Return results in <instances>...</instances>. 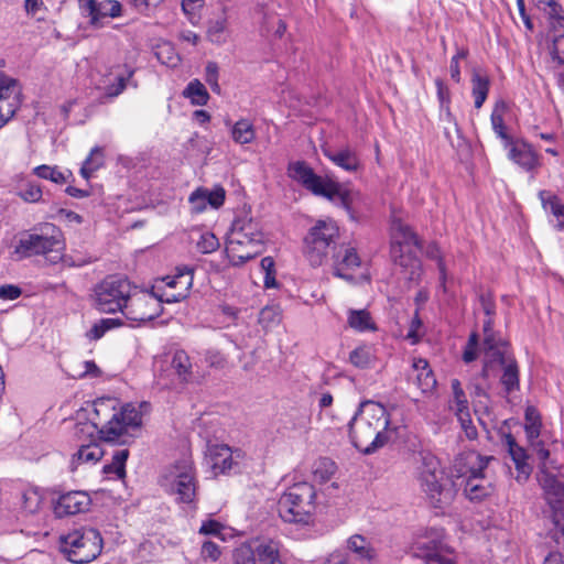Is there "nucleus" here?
Returning <instances> with one entry per match:
<instances>
[{
  "instance_id": "0eeeda50",
  "label": "nucleus",
  "mask_w": 564,
  "mask_h": 564,
  "mask_svg": "<svg viewBox=\"0 0 564 564\" xmlns=\"http://www.w3.org/2000/svg\"><path fill=\"white\" fill-rule=\"evenodd\" d=\"M340 231L332 218L318 219L303 238L302 254L313 268L321 267L339 239Z\"/></svg>"
},
{
  "instance_id": "2eb2a0df",
  "label": "nucleus",
  "mask_w": 564,
  "mask_h": 564,
  "mask_svg": "<svg viewBox=\"0 0 564 564\" xmlns=\"http://www.w3.org/2000/svg\"><path fill=\"white\" fill-rule=\"evenodd\" d=\"M540 485L543 497L552 510V522L564 534V522L561 519L564 513V482L560 481L556 476L545 473Z\"/></svg>"
},
{
  "instance_id": "e2e57ef3",
  "label": "nucleus",
  "mask_w": 564,
  "mask_h": 564,
  "mask_svg": "<svg viewBox=\"0 0 564 564\" xmlns=\"http://www.w3.org/2000/svg\"><path fill=\"white\" fill-rule=\"evenodd\" d=\"M219 68L216 62H208L205 68V80L216 94L220 93L218 84Z\"/></svg>"
},
{
  "instance_id": "338daca9",
  "label": "nucleus",
  "mask_w": 564,
  "mask_h": 564,
  "mask_svg": "<svg viewBox=\"0 0 564 564\" xmlns=\"http://www.w3.org/2000/svg\"><path fill=\"white\" fill-rule=\"evenodd\" d=\"M223 530H224V525L219 521L209 519V520L203 521V523L198 530V533L204 534V535L220 536L221 540H224Z\"/></svg>"
},
{
  "instance_id": "69168bd1",
  "label": "nucleus",
  "mask_w": 564,
  "mask_h": 564,
  "mask_svg": "<svg viewBox=\"0 0 564 564\" xmlns=\"http://www.w3.org/2000/svg\"><path fill=\"white\" fill-rule=\"evenodd\" d=\"M98 3L96 0H78L80 10L86 13L94 26H98Z\"/></svg>"
},
{
  "instance_id": "6ab92c4d",
  "label": "nucleus",
  "mask_w": 564,
  "mask_h": 564,
  "mask_svg": "<svg viewBox=\"0 0 564 564\" xmlns=\"http://www.w3.org/2000/svg\"><path fill=\"white\" fill-rule=\"evenodd\" d=\"M508 158L514 164L519 165L525 172H534L540 167V155L533 147L524 140H509L506 143Z\"/></svg>"
},
{
  "instance_id": "9b49d317",
  "label": "nucleus",
  "mask_w": 564,
  "mask_h": 564,
  "mask_svg": "<svg viewBox=\"0 0 564 564\" xmlns=\"http://www.w3.org/2000/svg\"><path fill=\"white\" fill-rule=\"evenodd\" d=\"M173 480L170 492L176 496L180 503H195L198 488L196 471L191 460L177 462L171 471Z\"/></svg>"
},
{
  "instance_id": "a18cd8bd",
  "label": "nucleus",
  "mask_w": 564,
  "mask_h": 564,
  "mask_svg": "<svg viewBox=\"0 0 564 564\" xmlns=\"http://www.w3.org/2000/svg\"><path fill=\"white\" fill-rule=\"evenodd\" d=\"M33 174L36 175L40 178L48 180L55 184L63 185L67 182V177L65 176L64 172H62L58 166H51L46 164H42L39 166H35L33 169Z\"/></svg>"
},
{
  "instance_id": "4d7b16f0",
  "label": "nucleus",
  "mask_w": 564,
  "mask_h": 564,
  "mask_svg": "<svg viewBox=\"0 0 564 564\" xmlns=\"http://www.w3.org/2000/svg\"><path fill=\"white\" fill-rule=\"evenodd\" d=\"M261 270L264 272L263 284L265 289L274 288L275 280V262L272 257H264L260 262Z\"/></svg>"
},
{
  "instance_id": "ddd939ff",
  "label": "nucleus",
  "mask_w": 564,
  "mask_h": 564,
  "mask_svg": "<svg viewBox=\"0 0 564 564\" xmlns=\"http://www.w3.org/2000/svg\"><path fill=\"white\" fill-rule=\"evenodd\" d=\"M246 457L245 451L227 444H214L207 451V459L215 477L240 471Z\"/></svg>"
},
{
  "instance_id": "79ce46f5",
  "label": "nucleus",
  "mask_w": 564,
  "mask_h": 564,
  "mask_svg": "<svg viewBox=\"0 0 564 564\" xmlns=\"http://www.w3.org/2000/svg\"><path fill=\"white\" fill-rule=\"evenodd\" d=\"M336 464L327 458V457H322L319 459H317L314 464V467H313V476H314V479L318 482H326L328 480H330V478L334 476V474L336 473Z\"/></svg>"
},
{
  "instance_id": "bf43d9fd",
  "label": "nucleus",
  "mask_w": 564,
  "mask_h": 564,
  "mask_svg": "<svg viewBox=\"0 0 564 564\" xmlns=\"http://www.w3.org/2000/svg\"><path fill=\"white\" fill-rule=\"evenodd\" d=\"M479 335L476 332L470 333L467 344L463 351V360L466 364L475 361L478 357Z\"/></svg>"
},
{
  "instance_id": "052dcab7",
  "label": "nucleus",
  "mask_w": 564,
  "mask_h": 564,
  "mask_svg": "<svg viewBox=\"0 0 564 564\" xmlns=\"http://www.w3.org/2000/svg\"><path fill=\"white\" fill-rule=\"evenodd\" d=\"M197 248L202 253H212L219 248V240L213 232H204L197 242Z\"/></svg>"
},
{
  "instance_id": "f704fd0d",
  "label": "nucleus",
  "mask_w": 564,
  "mask_h": 564,
  "mask_svg": "<svg viewBox=\"0 0 564 564\" xmlns=\"http://www.w3.org/2000/svg\"><path fill=\"white\" fill-rule=\"evenodd\" d=\"M347 323L350 328L359 333L377 330V325L367 310H349Z\"/></svg>"
},
{
  "instance_id": "c85d7f7f",
  "label": "nucleus",
  "mask_w": 564,
  "mask_h": 564,
  "mask_svg": "<svg viewBox=\"0 0 564 564\" xmlns=\"http://www.w3.org/2000/svg\"><path fill=\"white\" fill-rule=\"evenodd\" d=\"M553 31L551 54L560 64H564V15L555 21H551ZM557 84L564 89V68L557 74Z\"/></svg>"
},
{
  "instance_id": "a878e982",
  "label": "nucleus",
  "mask_w": 564,
  "mask_h": 564,
  "mask_svg": "<svg viewBox=\"0 0 564 564\" xmlns=\"http://www.w3.org/2000/svg\"><path fill=\"white\" fill-rule=\"evenodd\" d=\"M502 367L500 383L507 393H512L520 389V369L513 355L497 354L496 360Z\"/></svg>"
},
{
  "instance_id": "e433bc0d",
  "label": "nucleus",
  "mask_w": 564,
  "mask_h": 564,
  "mask_svg": "<svg viewBox=\"0 0 564 564\" xmlns=\"http://www.w3.org/2000/svg\"><path fill=\"white\" fill-rule=\"evenodd\" d=\"M182 96L189 99L193 106H205L209 100V93L199 79L191 80L182 91Z\"/></svg>"
},
{
  "instance_id": "9d476101",
  "label": "nucleus",
  "mask_w": 564,
  "mask_h": 564,
  "mask_svg": "<svg viewBox=\"0 0 564 564\" xmlns=\"http://www.w3.org/2000/svg\"><path fill=\"white\" fill-rule=\"evenodd\" d=\"M232 564H284L281 543L269 538L242 543L232 552Z\"/></svg>"
},
{
  "instance_id": "412c9836",
  "label": "nucleus",
  "mask_w": 564,
  "mask_h": 564,
  "mask_svg": "<svg viewBox=\"0 0 564 564\" xmlns=\"http://www.w3.org/2000/svg\"><path fill=\"white\" fill-rule=\"evenodd\" d=\"M361 265V259L354 247L341 246L333 254L334 275L340 279L351 281L354 273Z\"/></svg>"
},
{
  "instance_id": "7c9ffc66",
  "label": "nucleus",
  "mask_w": 564,
  "mask_h": 564,
  "mask_svg": "<svg viewBox=\"0 0 564 564\" xmlns=\"http://www.w3.org/2000/svg\"><path fill=\"white\" fill-rule=\"evenodd\" d=\"M503 441L508 446L509 455L514 462L516 469L518 470L519 475H523L524 479H527L531 473V467L527 463L528 455L525 453V449L518 445L516 438L511 433H505Z\"/></svg>"
},
{
  "instance_id": "603ef678",
  "label": "nucleus",
  "mask_w": 564,
  "mask_h": 564,
  "mask_svg": "<svg viewBox=\"0 0 564 564\" xmlns=\"http://www.w3.org/2000/svg\"><path fill=\"white\" fill-rule=\"evenodd\" d=\"M532 2L549 17L550 22L564 17V10L557 0H532Z\"/></svg>"
},
{
  "instance_id": "393cba45",
  "label": "nucleus",
  "mask_w": 564,
  "mask_h": 564,
  "mask_svg": "<svg viewBox=\"0 0 564 564\" xmlns=\"http://www.w3.org/2000/svg\"><path fill=\"white\" fill-rule=\"evenodd\" d=\"M230 235L236 236L238 239L259 243L263 248L264 235L261 230L260 224L247 215L237 217L234 220Z\"/></svg>"
},
{
  "instance_id": "cd10ccee",
  "label": "nucleus",
  "mask_w": 564,
  "mask_h": 564,
  "mask_svg": "<svg viewBox=\"0 0 564 564\" xmlns=\"http://www.w3.org/2000/svg\"><path fill=\"white\" fill-rule=\"evenodd\" d=\"M322 151L324 156L346 172L355 173L361 169V161L357 152L349 147H345L338 151L323 148Z\"/></svg>"
},
{
  "instance_id": "f03ea898",
  "label": "nucleus",
  "mask_w": 564,
  "mask_h": 564,
  "mask_svg": "<svg viewBox=\"0 0 564 564\" xmlns=\"http://www.w3.org/2000/svg\"><path fill=\"white\" fill-rule=\"evenodd\" d=\"M389 425L390 415L386 406L380 402L366 401L349 423L350 441L359 452L375 453L388 443Z\"/></svg>"
},
{
  "instance_id": "aec40b11",
  "label": "nucleus",
  "mask_w": 564,
  "mask_h": 564,
  "mask_svg": "<svg viewBox=\"0 0 564 564\" xmlns=\"http://www.w3.org/2000/svg\"><path fill=\"white\" fill-rule=\"evenodd\" d=\"M91 505L90 496L82 490L68 491L61 495L54 506L57 517L75 516L89 510Z\"/></svg>"
},
{
  "instance_id": "f257e3e1",
  "label": "nucleus",
  "mask_w": 564,
  "mask_h": 564,
  "mask_svg": "<svg viewBox=\"0 0 564 564\" xmlns=\"http://www.w3.org/2000/svg\"><path fill=\"white\" fill-rule=\"evenodd\" d=\"M151 409L149 402L119 404L116 398H98L76 414L74 437L82 443H124L142 429L143 415Z\"/></svg>"
},
{
  "instance_id": "864d4df0",
  "label": "nucleus",
  "mask_w": 564,
  "mask_h": 564,
  "mask_svg": "<svg viewBox=\"0 0 564 564\" xmlns=\"http://www.w3.org/2000/svg\"><path fill=\"white\" fill-rule=\"evenodd\" d=\"M122 14V6L118 0H104L98 3V25L104 18H118Z\"/></svg>"
},
{
  "instance_id": "f8f14e48",
  "label": "nucleus",
  "mask_w": 564,
  "mask_h": 564,
  "mask_svg": "<svg viewBox=\"0 0 564 564\" xmlns=\"http://www.w3.org/2000/svg\"><path fill=\"white\" fill-rule=\"evenodd\" d=\"M161 294L140 290L137 285L126 306L123 315L134 322H149L161 314Z\"/></svg>"
},
{
  "instance_id": "774afa93",
  "label": "nucleus",
  "mask_w": 564,
  "mask_h": 564,
  "mask_svg": "<svg viewBox=\"0 0 564 564\" xmlns=\"http://www.w3.org/2000/svg\"><path fill=\"white\" fill-rule=\"evenodd\" d=\"M205 196L207 205H210L213 208H219L225 203L226 192L223 187H217L213 191L205 188Z\"/></svg>"
},
{
  "instance_id": "13d9d810",
  "label": "nucleus",
  "mask_w": 564,
  "mask_h": 564,
  "mask_svg": "<svg viewBox=\"0 0 564 564\" xmlns=\"http://www.w3.org/2000/svg\"><path fill=\"white\" fill-rule=\"evenodd\" d=\"M188 203L191 205V212L193 214H202L207 208V200L205 196V188L198 187L195 189L188 197Z\"/></svg>"
},
{
  "instance_id": "37998d69",
  "label": "nucleus",
  "mask_w": 564,
  "mask_h": 564,
  "mask_svg": "<svg viewBox=\"0 0 564 564\" xmlns=\"http://www.w3.org/2000/svg\"><path fill=\"white\" fill-rule=\"evenodd\" d=\"M524 419V431L527 437L531 441L538 438L540 436L542 426L541 416L539 412L533 406H528L525 410Z\"/></svg>"
},
{
  "instance_id": "ea45409f",
  "label": "nucleus",
  "mask_w": 564,
  "mask_h": 564,
  "mask_svg": "<svg viewBox=\"0 0 564 564\" xmlns=\"http://www.w3.org/2000/svg\"><path fill=\"white\" fill-rule=\"evenodd\" d=\"M123 321L119 317L101 318L95 323L87 333V337L91 340L100 339L107 332L123 326Z\"/></svg>"
},
{
  "instance_id": "7ed1b4c3",
  "label": "nucleus",
  "mask_w": 564,
  "mask_h": 564,
  "mask_svg": "<svg viewBox=\"0 0 564 564\" xmlns=\"http://www.w3.org/2000/svg\"><path fill=\"white\" fill-rule=\"evenodd\" d=\"M289 175L315 196L324 197L330 202L338 199L339 206L346 210L350 220L357 221L359 219L356 206L361 198L359 192L343 189L338 182L317 175L304 161L290 164Z\"/></svg>"
},
{
  "instance_id": "680f3d73",
  "label": "nucleus",
  "mask_w": 564,
  "mask_h": 564,
  "mask_svg": "<svg viewBox=\"0 0 564 564\" xmlns=\"http://www.w3.org/2000/svg\"><path fill=\"white\" fill-rule=\"evenodd\" d=\"M416 382L422 392H431L436 387V379L431 368L419 372Z\"/></svg>"
},
{
  "instance_id": "c03bdc74",
  "label": "nucleus",
  "mask_w": 564,
  "mask_h": 564,
  "mask_svg": "<svg viewBox=\"0 0 564 564\" xmlns=\"http://www.w3.org/2000/svg\"><path fill=\"white\" fill-rule=\"evenodd\" d=\"M172 367L184 381H187L192 376L191 358L185 350L175 351L172 359Z\"/></svg>"
},
{
  "instance_id": "dca6fc26",
  "label": "nucleus",
  "mask_w": 564,
  "mask_h": 564,
  "mask_svg": "<svg viewBox=\"0 0 564 564\" xmlns=\"http://www.w3.org/2000/svg\"><path fill=\"white\" fill-rule=\"evenodd\" d=\"M165 288L161 293V299L165 303H178L188 297L194 282V269L189 267L176 268L175 273L162 279Z\"/></svg>"
},
{
  "instance_id": "bb28decb",
  "label": "nucleus",
  "mask_w": 564,
  "mask_h": 564,
  "mask_svg": "<svg viewBox=\"0 0 564 564\" xmlns=\"http://www.w3.org/2000/svg\"><path fill=\"white\" fill-rule=\"evenodd\" d=\"M460 485H463V492L465 497L471 502H480L490 497L495 491V486L486 476V473L462 481Z\"/></svg>"
},
{
  "instance_id": "6e6552de",
  "label": "nucleus",
  "mask_w": 564,
  "mask_h": 564,
  "mask_svg": "<svg viewBox=\"0 0 564 564\" xmlns=\"http://www.w3.org/2000/svg\"><path fill=\"white\" fill-rule=\"evenodd\" d=\"M420 465L416 467V480L420 489L425 494L430 505L442 508L445 503V470L436 455L429 451L419 453Z\"/></svg>"
},
{
  "instance_id": "1a4fd4ad",
  "label": "nucleus",
  "mask_w": 564,
  "mask_h": 564,
  "mask_svg": "<svg viewBox=\"0 0 564 564\" xmlns=\"http://www.w3.org/2000/svg\"><path fill=\"white\" fill-rule=\"evenodd\" d=\"M134 288L127 278L108 275L95 288L96 308L106 314H123Z\"/></svg>"
},
{
  "instance_id": "20e7f679",
  "label": "nucleus",
  "mask_w": 564,
  "mask_h": 564,
  "mask_svg": "<svg viewBox=\"0 0 564 564\" xmlns=\"http://www.w3.org/2000/svg\"><path fill=\"white\" fill-rule=\"evenodd\" d=\"M51 235L24 234L14 246L13 253L18 259L42 256L51 263L62 261L66 267H83L91 262L89 258L74 259L63 256L65 243L62 232L53 225Z\"/></svg>"
},
{
  "instance_id": "3c124183",
  "label": "nucleus",
  "mask_w": 564,
  "mask_h": 564,
  "mask_svg": "<svg viewBox=\"0 0 564 564\" xmlns=\"http://www.w3.org/2000/svg\"><path fill=\"white\" fill-rule=\"evenodd\" d=\"M469 50L467 47H456L455 54L451 57L449 75L455 84L462 83L460 62L467 59Z\"/></svg>"
},
{
  "instance_id": "2f4dec72",
  "label": "nucleus",
  "mask_w": 564,
  "mask_h": 564,
  "mask_svg": "<svg viewBox=\"0 0 564 564\" xmlns=\"http://www.w3.org/2000/svg\"><path fill=\"white\" fill-rule=\"evenodd\" d=\"M542 207L550 212L556 219V227L564 229V203L561 197L551 191L542 189L538 193Z\"/></svg>"
},
{
  "instance_id": "f3484780",
  "label": "nucleus",
  "mask_w": 564,
  "mask_h": 564,
  "mask_svg": "<svg viewBox=\"0 0 564 564\" xmlns=\"http://www.w3.org/2000/svg\"><path fill=\"white\" fill-rule=\"evenodd\" d=\"M494 456L481 455L475 449H467L457 455L454 460V476L462 481L480 476L486 473Z\"/></svg>"
},
{
  "instance_id": "72a5a7b5",
  "label": "nucleus",
  "mask_w": 564,
  "mask_h": 564,
  "mask_svg": "<svg viewBox=\"0 0 564 564\" xmlns=\"http://www.w3.org/2000/svg\"><path fill=\"white\" fill-rule=\"evenodd\" d=\"M105 165V151L102 147L95 145L88 156L82 164L79 174L86 181H89L95 172L104 167Z\"/></svg>"
},
{
  "instance_id": "de8ad7c7",
  "label": "nucleus",
  "mask_w": 564,
  "mask_h": 564,
  "mask_svg": "<svg viewBox=\"0 0 564 564\" xmlns=\"http://www.w3.org/2000/svg\"><path fill=\"white\" fill-rule=\"evenodd\" d=\"M17 194L22 200L34 204L42 199L43 191L39 183L26 181L20 186Z\"/></svg>"
},
{
  "instance_id": "c756f323",
  "label": "nucleus",
  "mask_w": 564,
  "mask_h": 564,
  "mask_svg": "<svg viewBox=\"0 0 564 564\" xmlns=\"http://www.w3.org/2000/svg\"><path fill=\"white\" fill-rule=\"evenodd\" d=\"M99 442L79 444L77 452L72 456V465L75 468L82 464L96 465L105 455Z\"/></svg>"
},
{
  "instance_id": "c9c22d12",
  "label": "nucleus",
  "mask_w": 564,
  "mask_h": 564,
  "mask_svg": "<svg viewBox=\"0 0 564 564\" xmlns=\"http://www.w3.org/2000/svg\"><path fill=\"white\" fill-rule=\"evenodd\" d=\"M231 138L237 144H249L256 140V129L253 123L246 118L235 122L231 128Z\"/></svg>"
},
{
  "instance_id": "49530a36",
  "label": "nucleus",
  "mask_w": 564,
  "mask_h": 564,
  "mask_svg": "<svg viewBox=\"0 0 564 564\" xmlns=\"http://www.w3.org/2000/svg\"><path fill=\"white\" fill-rule=\"evenodd\" d=\"M451 409L455 411V415L460 423L470 422L469 404L465 391L453 394Z\"/></svg>"
},
{
  "instance_id": "a19ab883",
  "label": "nucleus",
  "mask_w": 564,
  "mask_h": 564,
  "mask_svg": "<svg viewBox=\"0 0 564 564\" xmlns=\"http://www.w3.org/2000/svg\"><path fill=\"white\" fill-rule=\"evenodd\" d=\"M348 547L359 558L362 560H372L376 555L375 550L370 545V543L362 535L356 534L352 535L348 540Z\"/></svg>"
},
{
  "instance_id": "39448f33",
  "label": "nucleus",
  "mask_w": 564,
  "mask_h": 564,
  "mask_svg": "<svg viewBox=\"0 0 564 564\" xmlns=\"http://www.w3.org/2000/svg\"><path fill=\"white\" fill-rule=\"evenodd\" d=\"M316 489L301 481L288 487L278 500V513L286 523L308 525L314 521L316 511Z\"/></svg>"
},
{
  "instance_id": "a211bd4d",
  "label": "nucleus",
  "mask_w": 564,
  "mask_h": 564,
  "mask_svg": "<svg viewBox=\"0 0 564 564\" xmlns=\"http://www.w3.org/2000/svg\"><path fill=\"white\" fill-rule=\"evenodd\" d=\"M17 84L14 78L0 75V129L14 117L20 107Z\"/></svg>"
},
{
  "instance_id": "8fccbe9b",
  "label": "nucleus",
  "mask_w": 564,
  "mask_h": 564,
  "mask_svg": "<svg viewBox=\"0 0 564 564\" xmlns=\"http://www.w3.org/2000/svg\"><path fill=\"white\" fill-rule=\"evenodd\" d=\"M507 346V343L502 341L495 332L484 334V349L487 357H492L497 360V354H507L501 347Z\"/></svg>"
},
{
  "instance_id": "5701e85b",
  "label": "nucleus",
  "mask_w": 564,
  "mask_h": 564,
  "mask_svg": "<svg viewBox=\"0 0 564 564\" xmlns=\"http://www.w3.org/2000/svg\"><path fill=\"white\" fill-rule=\"evenodd\" d=\"M415 250V248L400 249L399 251L392 249L390 254L393 263L401 268L405 279L410 282L419 283L423 269Z\"/></svg>"
},
{
  "instance_id": "4468645a",
  "label": "nucleus",
  "mask_w": 564,
  "mask_h": 564,
  "mask_svg": "<svg viewBox=\"0 0 564 564\" xmlns=\"http://www.w3.org/2000/svg\"><path fill=\"white\" fill-rule=\"evenodd\" d=\"M445 530L442 528H427L419 533L411 543L410 550L414 557L426 564L441 551H452L445 542Z\"/></svg>"
},
{
  "instance_id": "0e129e2a",
  "label": "nucleus",
  "mask_w": 564,
  "mask_h": 564,
  "mask_svg": "<svg viewBox=\"0 0 564 564\" xmlns=\"http://www.w3.org/2000/svg\"><path fill=\"white\" fill-rule=\"evenodd\" d=\"M200 556L204 561L217 562L221 556V549L217 543L207 540L202 544Z\"/></svg>"
},
{
  "instance_id": "423d86ee",
  "label": "nucleus",
  "mask_w": 564,
  "mask_h": 564,
  "mask_svg": "<svg viewBox=\"0 0 564 564\" xmlns=\"http://www.w3.org/2000/svg\"><path fill=\"white\" fill-rule=\"evenodd\" d=\"M104 547L101 533L90 527H82L59 538V551L74 564H87L96 560Z\"/></svg>"
},
{
  "instance_id": "5fc2aeb1",
  "label": "nucleus",
  "mask_w": 564,
  "mask_h": 564,
  "mask_svg": "<svg viewBox=\"0 0 564 564\" xmlns=\"http://www.w3.org/2000/svg\"><path fill=\"white\" fill-rule=\"evenodd\" d=\"M434 84L436 87V96L440 102V108L449 116L452 102L451 90L444 79L441 77L435 78Z\"/></svg>"
},
{
  "instance_id": "b1692460",
  "label": "nucleus",
  "mask_w": 564,
  "mask_h": 564,
  "mask_svg": "<svg viewBox=\"0 0 564 564\" xmlns=\"http://www.w3.org/2000/svg\"><path fill=\"white\" fill-rule=\"evenodd\" d=\"M415 248L422 249V242L414 230L401 219H393L391 224L390 250Z\"/></svg>"
},
{
  "instance_id": "09e8293b",
  "label": "nucleus",
  "mask_w": 564,
  "mask_h": 564,
  "mask_svg": "<svg viewBox=\"0 0 564 564\" xmlns=\"http://www.w3.org/2000/svg\"><path fill=\"white\" fill-rule=\"evenodd\" d=\"M373 355L371 348L367 345L356 347L349 354V361L357 368H368L372 364Z\"/></svg>"
},
{
  "instance_id": "473e14b6",
  "label": "nucleus",
  "mask_w": 564,
  "mask_h": 564,
  "mask_svg": "<svg viewBox=\"0 0 564 564\" xmlns=\"http://www.w3.org/2000/svg\"><path fill=\"white\" fill-rule=\"evenodd\" d=\"M471 96L474 98V106L480 109L488 98L490 90V78L488 75L475 69L471 74Z\"/></svg>"
},
{
  "instance_id": "4c0bfd02",
  "label": "nucleus",
  "mask_w": 564,
  "mask_h": 564,
  "mask_svg": "<svg viewBox=\"0 0 564 564\" xmlns=\"http://www.w3.org/2000/svg\"><path fill=\"white\" fill-rule=\"evenodd\" d=\"M43 505V496L39 489L30 487L21 492V510L25 514H35Z\"/></svg>"
},
{
  "instance_id": "4be33fe9",
  "label": "nucleus",
  "mask_w": 564,
  "mask_h": 564,
  "mask_svg": "<svg viewBox=\"0 0 564 564\" xmlns=\"http://www.w3.org/2000/svg\"><path fill=\"white\" fill-rule=\"evenodd\" d=\"M259 243H252L249 240L238 239L229 234L226 242V254L232 265H241L256 258L262 251Z\"/></svg>"
},
{
  "instance_id": "58836bf2",
  "label": "nucleus",
  "mask_w": 564,
  "mask_h": 564,
  "mask_svg": "<svg viewBox=\"0 0 564 564\" xmlns=\"http://www.w3.org/2000/svg\"><path fill=\"white\" fill-rule=\"evenodd\" d=\"M129 457L127 448L118 449L112 455L110 464L104 466L102 471L106 475H116L117 478L122 479L126 477V463Z\"/></svg>"
},
{
  "instance_id": "6e6d98bb",
  "label": "nucleus",
  "mask_w": 564,
  "mask_h": 564,
  "mask_svg": "<svg viewBox=\"0 0 564 564\" xmlns=\"http://www.w3.org/2000/svg\"><path fill=\"white\" fill-rule=\"evenodd\" d=\"M134 74V69L128 68L126 75H119L117 77V82L115 84H110L106 86V96L110 98H115L119 96L127 87L128 82Z\"/></svg>"
}]
</instances>
